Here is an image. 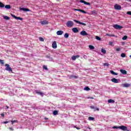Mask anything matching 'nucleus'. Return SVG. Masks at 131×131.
Here are the masks:
<instances>
[{
    "mask_svg": "<svg viewBox=\"0 0 131 131\" xmlns=\"http://www.w3.org/2000/svg\"><path fill=\"white\" fill-rule=\"evenodd\" d=\"M66 25L67 27H69V28H71L73 25H74V24L73 23V21L72 20H69L67 22Z\"/></svg>",
    "mask_w": 131,
    "mask_h": 131,
    "instance_id": "1",
    "label": "nucleus"
},
{
    "mask_svg": "<svg viewBox=\"0 0 131 131\" xmlns=\"http://www.w3.org/2000/svg\"><path fill=\"white\" fill-rule=\"evenodd\" d=\"M5 70H6V71H9L10 72H13V70H12V69L11 68V67H10V64H5Z\"/></svg>",
    "mask_w": 131,
    "mask_h": 131,
    "instance_id": "2",
    "label": "nucleus"
},
{
    "mask_svg": "<svg viewBox=\"0 0 131 131\" xmlns=\"http://www.w3.org/2000/svg\"><path fill=\"white\" fill-rule=\"evenodd\" d=\"M118 128H119L120 129H121V130H123V131L127 130V127H126V126H124V125L119 126H118Z\"/></svg>",
    "mask_w": 131,
    "mask_h": 131,
    "instance_id": "3",
    "label": "nucleus"
},
{
    "mask_svg": "<svg viewBox=\"0 0 131 131\" xmlns=\"http://www.w3.org/2000/svg\"><path fill=\"white\" fill-rule=\"evenodd\" d=\"M113 27L115 29H121V28H123L122 26L117 24L114 25Z\"/></svg>",
    "mask_w": 131,
    "mask_h": 131,
    "instance_id": "4",
    "label": "nucleus"
},
{
    "mask_svg": "<svg viewBox=\"0 0 131 131\" xmlns=\"http://www.w3.org/2000/svg\"><path fill=\"white\" fill-rule=\"evenodd\" d=\"M11 16L12 17H13V18H14V19H16V20H20V21H22V20H23V18L22 17H17L15 15H14L12 14H11Z\"/></svg>",
    "mask_w": 131,
    "mask_h": 131,
    "instance_id": "5",
    "label": "nucleus"
},
{
    "mask_svg": "<svg viewBox=\"0 0 131 131\" xmlns=\"http://www.w3.org/2000/svg\"><path fill=\"white\" fill-rule=\"evenodd\" d=\"M121 86H122V88H129V86H130V84L127 83H125L122 84Z\"/></svg>",
    "mask_w": 131,
    "mask_h": 131,
    "instance_id": "6",
    "label": "nucleus"
},
{
    "mask_svg": "<svg viewBox=\"0 0 131 131\" xmlns=\"http://www.w3.org/2000/svg\"><path fill=\"white\" fill-rule=\"evenodd\" d=\"M74 22H76V23H78V24H80L81 25H83V26H86V24L83 23H81L76 19L74 20Z\"/></svg>",
    "mask_w": 131,
    "mask_h": 131,
    "instance_id": "7",
    "label": "nucleus"
},
{
    "mask_svg": "<svg viewBox=\"0 0 131 131\" xmlns=\"http://www.w3.org/2000/svg\"><path fill=\"white\" fill-rule=\"evenodd\" d=\"M80 3H81L82 4H84V5H86L87 6H91V3L89 2H86L83 0H80Z\"/></svg>",
    "mask_w": 131,
    "mask_h": 131,
    "instance_id": "8",
    "label": "nucleus"
},
{
    "mask_svg": "<svg viewBox=\"0 0 131 131\" xmlns=\"http://www.w3.org/2000/svg\"><path fill=\"white\" fill-rule=\"evenodd\" d=\"M115 10H121V6L120 5H119L118 4H116L114 6Z\"/></svg>",
    "mask_w": 131,
    "mask_h": 131,
    "instance_id": "9",
    "label": "nucleus"
},
{
    "mask_svg": "<svg viewBox=\"0 0 131 131\" xmlns=\"http://www.w3.org/2000/svg\"><path fill=\"white\" fill-rule=\"evenodd\" d=\"M80 35H82V36H85V35H88V33H86L85 31L82 30L80 33Z\"/></svg>",
    "mask_w": 131,
    "mask_h": 131,
    "instance_id": "10",
    "label": "nucleus"
},
{
    "mask_svg": "<svg viewBox=\"0 0 131 131\" xmlns=\"http://www.w3.org/2000/svg\"><path fill=\"white\" fill-rule=\"evenodd\" d=\"M111 81H112V82H114V83H118V82H119V80H118V79L115 78H112L111 79Z\"/></svg>",
    "mask_w": 131,
    "mask_h": 131,
    "instance_id": "11",
    "label": "nucleus"
},
{
    "mask_svg": "<svg viewBox=\"0 0 131 131\" xmlns=\"http://www.w3.org/2000/svg\"><path fill=\"white\" fill-rule=\"evenodd\" d=\"M19 9L20 11H24V12H30V10L28 8H20Z\"/></svg>",
    "mask_w": 131,
    "mask_h": 131,
    "instance_id": "12",
    "label": "nucleus"
},
{
    "mask_svg": "<svg viewBox=\"0 0 131 131\" xmlns=\"http://www.w3.org/2000/svg\"><path fill=\"white\" fill-rule=\"evenodd\" d=\"M40 24H41V25H48V24H49V21L45 20L40 21Z\"/></svg>",
    "mask_w": 131,
    "mask_h": 131,
    "instance_id": "13",
    "label": "nucleus"
},
{
    "mask_svg": "<svg viewBox=\"0 0 131 131\" xmlns=\"http://www.w3.org/2000/svg\"><path fill=\"white\" fill-rule=\"evenodd\" d=\"M120 72H121V73H122V74H124L125 75H126V74H127V72H126L125 70L121 69L120 70Z\"/></svg>",
    "mask_w": 131,
    "mask_h": 131,
    "instance_id": "14",
    "label": "nucleus"
},
{
    "mask_svg": "<svg viewBox=\"0 0 131 131\" xmlns=\"http://www.w3.org/2000/svg\"><path fill=\"white\" fill-rule=\"evenodd\" d=\"M52 48L53 49H57V42L54 41L52 43Z\"/></svg>",
    "mask_w": 131,
    "mask_h": 131,
    "instance_id": "15",
    "label": "nucleus"
},
{
    "mask_svg": "<svg viewBox=\"0 0 131 131\" xmlns=\"http://www.w3.org/2000/svg\"><path fill=\"white\" fill-rule=\"evenodd\" d=\"M78 58H79V55H77L76 56H73L72 57V60L75 61V60H76V59H78Z\"/></svg>",
    "mask_w": 131,
    "mask_h": 131,
    "instance_id": "16",
    "label": "nucleus"
},
{
    "mask_svg": "<svg viewBox=\"0 0 131 131\" xmlns=\"http://www.w3.org/2000/svg\"><path fill=\"white\" fill-rule=\"evenodd\" d=\"M72 31L74 33H77V32H78V29H77V28H73L72 29Z\"/></svg>",
    "mask_w": 131,
    "mask_h": 131,
    "instance_id": "17",
    "label": "nucleus"
},
{
    "mask_svg": "<svg viewBox=\"0 0 131 131\" xmlns=\"http://www.w3.org/2000/svg\"><path fill=\"white\" fill-rule=\"evenodd\" d=\"M63 33H64V32H63V31H58L56 32L57 35H62Z\"/></svg>",
    "mask_w": 131,
    "mask_h": 131,
    "instance_id": "18",
    "label": "nucleus"
},
{
    "mask_svg": "<svg viewBox=\"0 0 131 131\" xmlns=\"http://www.w3.org/2000/svg\"><path fill=\"white\" fill-rule=\"evenodd\" d=\"M107 102L108 103H111L112 104H114V103H115V101L114 100H113V99H108L107 100Z\"/></svg>",
    "mask_w": 131,
    "mask_h": 131,
    "instance_id": "19",
    "label": "nucleus"
},
{
    "mask_svg": "<svg viewBox=\"0 0 131 131\" xmlns=\"http://www.w3.org/2000/svg\"><path fill=\"white\" fill-rule=\"evenodd\" d=\"M35 93L36 94H38L39 95H40V96H42V95H43V93L42 92H39L37 90L36 91Z\"/></svg>",
    "mask_w": 131,
    "mask_h": 131,
    "instance_id": "20",
    "label": "nucleus"
},
{
    "mask_svg": "<svg viewBox=\"0 0 131 131\" xmlns=\"http://www.w3.org/2000/svg\"><path fill=\"white\" fill-rule=\"evenodd\" d=\"M11 124L13 125L14 123H18V120H11Z\"/></svg>",
    "mask_w": 131,
    "mask_h": 131,
    "instance_id": "21",
    "label": "nucleus"
},
{
    "mask_svg": "<svg viewBox=\"0 0 131 131\" xmlns=\"http://www.w3.org/2000/svg\"><path fill=\"white\" fill-rule=\"evenodd\" d=\"M110 73L113 74V75H118V73H115L114 71H110Z\"/></svg>",
    "mask_w": 131,
    "mask_h": 131,
    "instance_id": "22",
    "label": "nucleus"
},
{
    "mask_svg": "<svg viewBox=\"0 0 131 131\" xmlns=\"http://www.w3.org/2000/svg\"><path fill=\"white\" fill-rule=\"evenodd\" d=\"M70 78H78V77L74 75H71L70 76Z\"/></svg>",
    "mask_w": 131,
    "mask_h": 131,
    "instance_id": "23",
    "label": "nucleus"
},
{
    "mask_svg": "<svg viewBox=\"0 0 131 131\" xmlns=\"http://www.w3.org/2000/svg\"><path fill=\"white\" fill-rule=\"evenodd\" d=\"M64 37L65 38H68L69 37V34L66 33L64 34Z\"/></svg>",
    "mask_w": 131,
    "mask_h": 131,
    "instance_id": "24",
    "label": "nucleus"
},
{
    "mask_svg": "<svg viewBox=\"0 0 131 131\" xmlns=\"http://www.w3.org/2000/svg\"><path fill=\"white\" fill-rule=\"evenodd\" d=\"M84 91H91V89H90V88H89V86H86L84 88Z\"/></svg>",
    "mask_w": 131,
    "mask_h": 131,
    "instance_id": "25",
    "label": "nucleus"
},
{
    "mask_svg": "<svg viewBox=\"0 0 131 131\" xmlns=\"http://www.w3.org/2000/svg\"><path fill=\"white\" fill-rule=\"evenodd\" d=\"M89 48L90 49V50H94L95 49V47L92 45H89Z\"/></svg>",
    "mask_w": 131,
    "mask_h": 131,
    "instance_id": "26",
    "label": "nucleus"
},
{
    "mask_svg": "<svg viewBox=\"0 0 131 131\" xmlns=\"http://www.w3.org/2000/svg\"><path fill=\"white\" fill-rule=\"evenodd\" d=\"M0 8H5V5L2 2H0Z\"/></svg>",
    "mask_w": 131,
    "mask_h": 131,
    "instance_id": "27",
    "label": "nucleus"
},
{
    "mask_svg": "<svg viewBox=\"0 0 131 131\" xmlns=\"http://www.w3.org/2000/svg\"><path fill=\"white\" fill-rule=\"evenodd\" d=\"M80 12H81V13H83V14L88 13V12H86L85 11L82 10V9H80Z\"/></svg>",
    "mask_w": 131,
    "mask_h": 131,
    "instance_id": "28",
    "label": "nucleus"
},
{
    "mask_svg": "<svg viewBox=\"0 0 131 131\" xmlns=\"http://www.w3.org/2000/svg\"><path fill=\"white\" fill-rule=\"evenodd\" d=\"M4 19H5V20H10V17L9 16H4Z\"/></svg>",
    "mask_w": 131,
    "mask_h": 131,
    "instance_id": "29",
    "label": "nucleus"
},
{
    "mask_svg": "<svg viewBox=\"0 0 131 131\" xmlns=\"http://www.w3.org/2000/svg\"><path fill=\"white\" fill-rule=\"evenodd\" d=\"M5 9H11V5H6Z\"/></svg>",
    "mask_w": 131,
    "mask_h": 131,
    "instance_id": "30",
    "label": "nucleus"
},
{
    "mask_svg": "<svg viewBox=\"0 0 131 131\" xmlns=\"http://www.w3.org/2000/svg\"><path fill=\"white\" fill-rule=\"evenodd\" d=\"M53 114L54 115H58V111H54Z\"/></svg>",
    "mask_w": 131,
    "mask_h": 131,
    "instance_id": "31",
    "label": "nucleus"
},
{
    "mask_svg": "<svg viewBox=\"0 0 131 131\" xmlns=\"http://www.w3.org/2000/svg\"><path fill=\"white\" fill-rule=\"evenodd\" d=\"M127 39V36H126V35H125L123 36V37H122L123 40H125Z\"/></svg>",
    "mask_w": 131,
    "mask_h": 131,
    "instance_id": "32",
    "label": "nucleus"
},
{
    "mask_svg": "<svg viewBox=\"0 0 131 131\" xmlns=\"http://www.w3.org/2000/svg\"><path fill=\"white\" fill-rule=\"evenodd\" d=\"M39 40H40V41H45V39H43V38L41 37H40L39 38Z\"/></svg>",
    "mask_w": 131,
    "mask_h": 131,
    "instance_id": "33",
    "label": "nucleus"
},
{
    "mask_svg": "<svg viewBox=\"0 0 131 131\" xmlns=\"http://www.w3.org/2000/svg\"><path fill=\"white\" fill-rule=\"evenodd\" d=\"M96 39H97V40H101V38H100V37L98 36H96L95 37Z\"/></svg>",
    "mask_w": 131,
    "mask_h": 131,
    "instance_id": "34",
    "label": "nucleus"
},
{
    "mask_svg": "<svg viewBox=\"0 0 131 131\" xmlns=\"http://www.w3.org/2000/svg\"><path fill=\"white\" fill-rule=\"evenodd\" d=\"M89 120H95V118H94L93 117H89Z\"/></svg>",
    "mask_w": 131,
    "mask_h": 131,
    "instance_id": "35",
    "label": "nucleus"
},
{
    "mask_svg": "<svg viewBox=\"0 0 131 131\" xmlns=\"http://www.w3.org/2000/svg\"><path fill=\"white\" fill-rule=\"evenodd\" d=\"M101 53H103V54H105L106 53V50L104 49H101Z\"/></svg>",
    "mask_w": 131,
    "mask_h": 131,
    "instance_id": "36",
    "label": "nucleus"
},
{
    "mask_svg": "<svg viewBox=\"0 0 131 131\" xmlns=\"http://www.w3.org/2000/svg\"><path fill=\"white\" fill-rule=\"evenodd\" d=\"M46 58H48V59H50L51 60V61H53V58L51 57V56H46Z\"/></svg>",
    "mask_w": 131,
    "mask_h": 131,
    "instance_id": "37",
    "label": "nucleus"
},
{
    "mask_svg": "<svg viewBox=\"0 0 131 131\" xmlns=\"http://www.w3.org/2000/svg\"><path fill=\"white\" fill-rule=\"evenodd\" d=\"M121 57H122V58H125V54L124 53H122L121 54Z\"/></svg>",
    "mask_w": 131,
    "mask_h": 131,
    "instance_id": "38",
    "label": "nucleus"
},
{
    "mask_svg": "<svg viewBox=\"0 0 131 131\" xmlns=\"http://www.w3.org/2000/svg\"><path fill=\"white\" fill-rule=\"evenodd\" d=\"M43 69H45V70H48V67L46 66H43Z\"/></svg>",
    "mask_w": 131,
    "mask_h": 131,
    "instance_id": "39",
    "label": "nucleus"
},
{
    "mask_svg": "<svg viewBox=\"0 0 131 131\" xmlns=\"http://www.w3.org/2000/svg\"><path fill=\"white\" fill-rule=\"evenodd\" d=\"M91 12H92V14H97V12L95 10H93V11H91Z\"/></svg>",
    "mask_w": 131,
    "mask_h": 131,
    "instance_id": "40",
    "label": "nucleus"
},
{
    "mask_svg": "<svg viewBox=\"0 0 131 131\" xmlns=\"http://www.w3.org/2000/svg\"><path fill=\"white\" fill-rule=\"evenodd\" d=\"M0 63H1V64H4V60H3V59H0Z\"/></svg>",
    "mask_w": 131,
    "mask_h": 131,
    "instance_id": "41",
    "label": "nucleus"
},
{
    "mask_svg": "<svg viewBox=\"0 0 131 131\" xmlns=\"http://www.w3.org/2000/svg\"><path fill=\"white\" fill-rule=\"evenodd\" d=\"M103 65H104V66L108 67V66H109V63H104Z\"/></svg>",
    "mask_w": 131,
    "mask_h": 131,
    "instance_id": "42",
    "label": "nucleus"
},
{
    "mask_svg": "<svg viewBox=\"0 0 131 131\" xmlns=\"http://www.w3.org/2000/svg\"><path fill=\"white\" fill-rule=\"evenodd\" d=\"M74 11H78V12H80V9H74Z\"/></svg>",
    "mask_w": 131,
    "mask_h": 131,
    "instance_id": "43",
    "label": "nucleus"
},
{
    "mask_svg": "<svg viewBox=\"0 0 131 131\" xmlns=\"http://www.w3.org/2000/svg\"><path fill=\"white\" fill-rule=\"evenodd\" d=\"M127 15H130V16H131V11L127 12Z\"/></svg>",
    "mask_w": 131,
    "mask_h": 131,
    "instance_id": "44",
    "label": "nucleus"
},
{
    "mask_svg": "<svg viewBox=\"0 0 131 131\" xmlns=\"http://www.w3.org/2000/svg\"><path fill=\"white\" fill-rule=\"evenodd\" d=\"M87 99H92V100H94V97H87Z\"/></svg>",
    "mask_w": 131,
    "mask_h": 131,
    "instance_id": "45",
    "label": "nucleus"
},
{
    "mask_svg": "<svg viewBox=\"0 0 131 131\" xmlns=\"http://www.w3.org/2000/svg\"><path fill=\"white\" fill-rule=\"evenodd\" d=\"M74 127L75 128H76L77 129H80V128L78 127H76V126H74Z\"/></svg>",
    "mask_w": 131,
    "mask_h": 131,
    "instance_id": "46",
    "label": "nucleus"
},
{
    "mask_svg": "<svg viewBox=\"0 0 131 131\" xmlns=\"http://www.w3.org/2000/svg\"><path fill=\"white\" fill-rule=\"evenodd\" d=\"M116 51H117V52H119V51H120V48H117L116 49Z\"/></svg>",
    "mask_w": 131,
    "mask_h": 131,
    "instance_id": "47",
    "label": "nucleus"
},
{
    "mask_svg": "<svg viewBox=\"0 0 131 131\" xmlns=\"http://www.w3.org/2000/svg\"><path fill=\"white\" fill-rule=\"evenodd\" d=\"M9 129L10 130H11V131L14 130V128H13L12 127H9Z\"/></svg>",
    "mask_w": 131,
    "mask_h": 131,
    "instance_id": "48",
    "label": "nucleus"
},
{
    "mask_svg": "<svg viewBox=\"0 0 131 131\" xmlns=\"http://www.w3.org/2000/svg\"><path fill=\"white\" fill-rule=\"evenodd\" d=\"M3 123H5V124H7V123H9V121H5V122H3Z\"/></svg>",
    "mask_w": 131,
    "mask_h": 131,
    "instance_id": "49",
    "label": "nucleus"
},
{
    "mask_svg": "<svg viewBox=\"0 0 131 131\" xmlns=\"http://www.w3.org/2000/svg\"><path fill=\"white\" fill-rule=\"evenodd\" d=\"M1 116L2 117H5V114H1Z\"/></svg>",
    "mask_w": 131,
    "mask_h": 131,
    "instance_id": "50",
    "label": "nucleus"
},
{
    "mask_svg": "<svg viewBox=\"0 0 131 131\" xmlns=\"http://www.w3.org/2000/svg\"><path fill=\"white\" fill-rule=\"evenodd\" d=\"M113 128H118V127L117 126H115L113 127Z\"/></svg>",
    "mask_w": 131,
    "mask_h": 131,
    "instance_id": "51",
    "label": "nucleus"
},
{
    "mask_svg": "<svg viewBox=\"0 0 131 131\" xmlns=\"http://www.w3.org/2000/svg\"><path fill=\"white\" fill-rule=\"evenodd\" d=\"M108 43H109V45H110L111 46V45H112L113 42L112 41H110L108 42Z\"/></svg>",
    "mask_w": 131,
    "mask_h": 131,
    "instance_id": "52",
    "label": "nucleus"
},
{
    "mask_svg": "<svg viewBox=\"0 0 131 131\" xmlns=\"http://www.w3.org/2000/svg\"><path fill=\"white\" fill-rule=\"evenodd\" d=\"M95 109L96 110H97V111H99V108H98V107H96V108H95Z\"/></svg>",
    "mask_w": 131,
    "mask_h": 131,
    "instance_id": "53",
    "label": "nucleus"
},
{
    "mask_svg": "<svg viewBox=\"0 0 131 131\" xmlns=\"http://www.w3.org/2000/svg\"><path fill=\"white\" fill-rule=\"evenodd\" d=\"M106 35L107 36H111V34H106Z\"/></svg>",
    "mask_w": 131,
    "mask_h": 131,
    "instance_id": "54",
    "label": "nucleus"
},
{
    "mask_svg": "<svg viewBox=\"0 0 131 131\" xmlns=\"http://www.w3.org/2000/svg\"><path fill=\"white\" fill-rule=\"evenodd\" d=\"M111 36L114 37L115 36V35L112 34L111 35Z\"/></svg>",
    "mask_w": 131,
    "mask_h": 131,
    "instance_id": "55",
    "label": "nucleus"
},
{
    "mask_svg": "<svg viewBox=\"0 0 131 131\" xmlns=\"http://www.w3.org/2000/svg\"><path fill=\"white\" fill-rule=\"evenodd\" d=\"M6 109H9V106L8 105L5 106Z\"/></svg>",
    "mask_w": 131,
    "mask_h": 131,
    "instance_id": "56",
    "label": "nucleus"
},
{
    "mask_svg": "<svg viewBox=\"0 0 131 131\" xmlns=\"http://www.w3.org/2000/svg\"><path fill=\"white\" fill-rule=\"evenodd\" d=\"M45 119H46V120H48L49 119V118H45Z\"/></svg>",
    "mask_w": 131,
    "mask_h": 131,
    "instance_id": "57",
    "label": "nucleus"
},
{
    "mask_svg": "<svg viewBox=\"0 0 131 131\" xmlns=\"http://www.w3.org/2000/svg\"><path fill=\"white\" fill-rule=\"evenodd\" d=\"M93 109H95V107H92Z\"/></svg>",
    "mask_w": 131,
    "mask_h": 131,
    "instance_id": "58",
    "label": "nucleus"
}]
</instances>
